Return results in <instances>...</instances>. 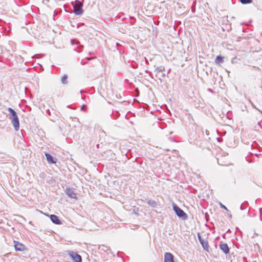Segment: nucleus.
<instances>
[{
    "mask_svg": "<svg viewBox=\"0 0 262 262\" xmlns=\"http://www.w3.org/2000/svg\"><path fill=\"white\" fill-rule=\"evenodd\" d=\"M7 110L11 115L9 119L11 120L14 129L16 131L18 130L19 129V121L16 112L11 107L7 108Z\"/></svg>",
    "mask_w": 262,
    "mask_h": 262,
    "instance_id": "f257e3e1",
    "label": "nucleus"
},
{
    "mask_svg": "<svg viewBox=\"0 0 262 262\" xmlns=\"http://www.w3.org/2000/svg\"><path fill=\"white\" fill-rule=\"evenodd\" d=\"M173 209L179 217L184 220L188 219L187 214L176 204L173 205Z\"/></svg>",
    "mask_w": 262,
    "mask_h": 262,
    "instance_id": "f03ea898",
    "label": "nucleus"
},
{
    "mask_svg": "<svg viewBox=\"0 0 262 262\" xmlns=\"http://www.w3.org/2000/svg\"><path fill=\"white\" fill-rule=\"evenodd\" d=\"M83 4L78 0H76L73 5V12L77 15H81L83 12Z\"/></svg>",
    "mask_w": 262,
    "mask_h": 262,
    "instance_id": "7ed1b4c3",
    "label": "nucleus"
},
{
    "mask_svg": "<svg viewBox=\"0 0 262 262\" xmlns=\"http://www.w3.org/2000/svg\"><path fill=\"white\" fill-rule=\"evenodd\" d=\"M197 235L198 237L199 241L200 244H201L202 246L203 247L204 250L207 252H209V246L208 241L206 239L202 238L200 233L198 232Z\"/></svg>",
    "mask_w": 262,
    "mask_h": 262,
    "instance_id": "20e7f679",
    "label": "nucleus"
},
{
    "mask_svg": "<svg viewBox=\"0 0 262 262\" xmlns=\"http://www.w3.org/2000/svg\"><path fill=\"white\" fill-rule=\"evenodd\" d=\"M15 249L17 251H23L26 250V246L18 241H14Z\"/></svg>",
    "mask_w": 262,
    "mask_h": 262,
    "instance_id": "39448f33",
    "label": "nucleus"
},
{
    "mask_svg": "<svg viewBox=\"0 0 262 262\" xmlns=\"http://www.w3.org/2000/svg\"><path fill=\"white\" fill-rule=\"evenodd\" d=\"M70 255L75 262H81V256L76 252L72 251L70 253Z\"/></svg>",
    "mask_w": 262,
    "mask_h": 262,
    "instance_id": "423d86ee",
    "label": "nucleus"
},
{
    "mask_svg": "<svg viewBox=\"0 0 262 262\" xmlns=\"http://www.w3.org/2000/svg\"><path fill=\"white\" fill-rule=\"evenodd\" d=\"M65 193L69 197L71 198H77L76 193L74 191V190L72 188H67L65 190Z\"/></svg>",
    "mask_w": 262,
    "mask_h": 262,
    "instance_id": "0eeeda50",
    "label": "nucleus"
},
{
    "mask_svg": "<svg viewBox=\"0 0 262 262\" xmlns=\"http://www.w3.org/2000/svg\"><path fill=\"white\" fill-rule=\"evenodd\" d=\"M164 262H174L173 255L169 252L165 253L164 255Z\"/></svg>",
    "mask_w": 262,
    "mask_h": 262,
    "instance_id": "6e6552de",
    "label": "nucleus"
},
{
    "mask_svg": "<svg viewBox=\"0 0 262 262\" xmlns=\"http://www.w3.org/2000/svg\"><path fill=\"white\" fill-rule=\"evenodd\" d=\"M219 246L220 249L222 250L225 254H228L229 253V248L227 244L221 243Z\"/></svg>",
    "mask_w": 262,
    "mask_h": 262,
    "instance_id": "1a4fd4ad",
    "label": "nucleus"
},
{
    "mask_svg": "<svg viewBox=\"0 0 262 262\" xmlns=\"http://www.w3.org/2000/svg\"><path fill=\"white\" fill-rule=\"evenodd\" d=\"M50 218L51 221L56 225H60L61 224V222L59 219V217L55 214L50 215Z\"/></svg>",
    "mask_w": 262,
    "mask_h": 262,
    "instance_id": "9d476101",
    "label": "nucleus"
},
{
    "mask_svg": "<svg viewBox=\"0 0 262 262\" xmlns=\"http://www.w3.org/2000/svg\"><path fill=\"white\" fill-rule=\"evenodd\" d=\"M45 156L47 158V160L49 163H50V164L56 163V160H55L54 158L51 154H50L49 153H46Z\"/></svg>",
    "mask_w": 262,
    "mask_h": 262,
    "instance_id": "9b49d317",
    "label": "nucleus"
},
{
    "mask_svg": "<svg viewBox=\"0 0 262 262\" xmlns=\"http://www.w3.org/2000/svg\"><path fill=\"white\" fill-rule=\"evenodd\" d=\"M224 61V57L221 56H217L215 60V62L217 64H221L223 63Z\"/></svg>",
    "mask_w": 262,
    "mask_h": 262,
    "instance_id": "f8f14e48",
    "label": "nucleus"
},
{
    "mask_svg": "<svg viewBox=\"0 0 262 262\" xmlns=\"http://www.w3.org/2000/svg\"><path fill=\"white\" fill-rule=\"evenodd\" d=\"M164 71L165 68L164 67L161 66L159 67H157L155 70V72L156 73V76L158 77V74L159 72H163Z\"/></svg>",
    "mask_w": 262,
    "mask_h": 262,
    "instance_id": "ddd939ff",
    "label": "nucleus"
},
{
    "mask_svg": "<svg viewBox=\"0 0 262 262\" xmlns=\"http://www.w3.org/2000/svg\"><path fill=\"white\" fill-rule=\"evenodd\" d=\"M61 82L63 84H67L68 83V76L66 74H64L61 79Z\"/></svg>",
    "mask_w": 262,
    "mask_h": 262,
    "instance_id": "4468645a",
    "label": "nucleus"
},
{
    "mask_svg": "<svg viewBox=\"0 0 262 262\" xmlns=\"http://www.w3.org/2000/svg\"><path fill=\"white\" fill-rule=\"evenodd\" d=\"M147 204L153 207H155L157 205L156 202L153 200H149L147 201Z\"/></svg>",
    "mask_w": 262,
    "mask_h": 262,
    "instance_id": "2eb2a0df",
    "label": "nucleus"
},
{
    "mask_svg": "<svg viewBox=\"0 0 262 262\" xmlns=\"http://www.w3.org/2000/svg\"><path fill=\"white\" fill-rule=\"evenodd\" d=\"M248 204V203L247 202H245L243 203H242L240 206V209L243 210L246 209L247 207V205Z\"/></svg>",
    "mask_w": 262,
    "mask_h": 262,
    "instance_id": "dca6fc26",
    "label": "nucleus"
},
{
    "mask_svg": "<svg viewBox=\"0 0 262 262\" xmlns=\"http://www.w3.org/2000/svg\"><path fill=\"white\" fill-rule=\"evenodd\" d=\"M240 2L243 4H248L252 2V0H240Z\"/></svg>",
    "mask_w": 262,
    "mask_h": 262,
    "instance_id": "f3484780",
    "label": "nucleus"
},
{
    "mask_svg": "<svg viewBox=\"0 0 262 262\" xmlns=\"http://www.w3.org/2000/svg\"><path fill=\"white\" fill-rule=\"evenodd\" d=\"M102 250H104V251L107 252L108 251H110L111 249L109 247H107L106 246L102 245Z\"/></svg>",
    "mask_w": 262,
    "mask_h": 262,
    "instance_id": "a211bd4d",
    "label": "nucleus"
},
{
    "mask_svg": "<svg viewBox=\"0 0 262 262\" xmlns=\"http://www.w3.org/2000/svg\"><path fill=\"white\" fill-rule=\"evenodd\" d=\"M81 111H84L85 112H86L87 110H86V105H85V104H83L81 106V109H80Z\"/></svg>",
    "mask_w": 262,
    "mask_h": 262,
    "instance_id": "6ab92c4d",
    "label": "nucleus"
},
{
    "mask_svg": "<svg viewBox=\"0 0 262 262\" xmlns=\"http://www.w3.org/2000/svg\"><path fill=\"white\" fill-rule=\"evenodd\" d=\"M71 43L72 45H74V43L77 44V45L79 44V42L77 40H75V39H72Z\"/></svg>",
    "mask_w": 262,
    "mask_h": 262,
    "instance_id": "aec40b11",
    "label": "nucleus"
},
{
    "mask_svg": "<svg viewBox=\"0 0 262 262\" xmlns=\"http://www.w3.org/2000/svg\"><path fill=\"white\" fill-rule=\"evenodd\" d=\"M220 206H221V207L222 208H224V209H226V210H228V209H227V207H226L225 205H223V204H222V203H220Z\"/></svg>",
    "mask_w": 262,
    "mask_h": 262,
    "instance_id": "412c9836",
    "label": "nucleus"
},
{
    "mask_svg": "<svg viewBox=\"0 0 262 262\" xmlns=\"http://www.w3.org/2000/svg\"><path fill=\"white\" fill-rule=\"evenodd\" d=\"M8 255V254H6L2 258V260H3V261H5L6 260H5V257H6Z\"/></svg>",
    "mask_w": 262,
    "mask_h": 262,
    "instance_id": "4be33fe9",
    "label": "nucleus"
},
{
    "mask_svg": "<svg viewBox=\"0 0 262 262\" xmlns=\"http://www.w3.org/2000/svg\"><path fill=\"white\" fill-rule=\"evenodd\" d=\"M46 113L49 115V116H51V113H50V111L49 109H48L47 111H46Z\"/></svg>",
    "mask_w": 262,
    "mask_h": 262,
    "instance_id": "5701e85b",
    "label": "nucleus"
},
{
    "mask_svg": "<svg viewBox=\"0 0 262 262\" xmlns=\"http://www.w3.org/2000/svg\"><path fill=\"white\" fill-rule=\"evenodd\" d=\"M160 77L161 78H164L165 77V73L162 74Z\"/></svg>",
    "mask_w": 262,
    "mask_h": 262,
    "instance_id": "b1692460",
    "label": "nucleus"
},
{
    "mask_svg": "<svg viewBox=\"0 0 262 262\" xmlns=\"http://www.w3.org/2000/svg\"><path fill=\"white\" fill-rule=\"evenodd\" d=\"M76 51H77V52H78L79 53L81 52V49H78V50H77Z\"/></svg>",
    "mask_w": 262,
    "mask_h": 262,
    "instance_id": "393cba45",
    "label": "nucleus"
},
{
    "mask_svg": "<svg viewBox=\"0 0 262 262\" xmlns=\"http://www.w3.org/2000/svg\"><path fill=\"white\" fill-rule=\"evenodd\" d=\"M217 140H218V141H219V142H220V139H220V138H217Z\"/></svg>",
    "mask_w": 262,
    "mask_h": 262,
    "instance_id": "a878e982",
    "label": "nucleus"
},
{
    "mask_svg": "<svg viewBox=\"0 0 262 262\" xmlns=\"http://www.w3.org/2000/svg\"><path fill=\"white\" fill-rule=\"evenodd\" d=\"M86 59H87L88 60H91V58H88H88H86Z\"/></svg>",
    "mask_w": 262,
    "mask_h": 262,
    "instance_id": "bb28decb",
    "label": "nucleus"
},
{
    "mask_svg": "<svg viewBox=\"0 0 262 262\" xmlns=\"http://www.w3.org/2000/svg\"><path fill=\"white\" fill-rule=\"evenodd\" d=\"M82 61H83V60H82L81 62V64H84L85 63H83Z\"/></svg>",
    "mask_w": 262,
    "mask_h": 262,
    "instance_id": "cd10ccee",
    "label": "nucleus"
},
{
    "mask_svg": "<svg viewBox=\"0 0 262 262\" xmlns=\"http://www.w3.org/2000/svg\"><path fill=\"white\" fill-rule=\"evenodd\" d=\"M145 72L147 73H150V74H151V72H149L147 70H146Z\"/></svg>",
    "mask_w": 262,
    "mask_h": 262,
    "instance_id": "c85d7f7f",
    "label": "nucleus"
},
{
    "mask_svg": "<svg viewBox=\"0 0 262 262\" xmlns=\"http://www.w3.org/2000/svg\"><path fill=\"white\" fill-rule=\"evenodd\" d=\"M255 156H257V157H258V154H255Z\"/></svg>",
    "mask_w": 262,
    "mask_h": 262,
    "instance_id": "c756f323",
    "label": "nucleus"
},
{
    "mask_svg": "<svg viewBox=\"0 0 262 262\" xmlns=\"http://www.w3.org/2000/svg\"><path fill=\"white\" fill-rule=\"evenodd\" d=\"M251 146H252V147H253V146H254V144H252L251 145Z\"/></svg>",
    "mask_w": 262,
    "mask_h": 262,
    "instance_id": "7c9ffc66",
    "label": "nucleus"
}]
</instances>
